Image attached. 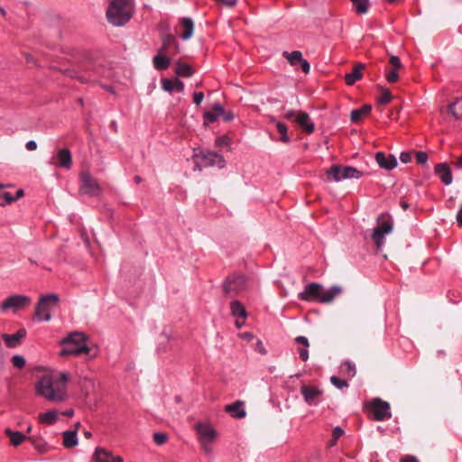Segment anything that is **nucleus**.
I'll use <instances>...</instances> for the list:
<instances>
[{
  "instance_id": "nucleus-1",
  "label": "nucleus",
  "mask_w": 462,
  "mask_h": 462,
  "mask_svg": "<svg viewBox=\"0 0 462 462\" xmlns=\"http://www.w3.org/2000/svg\"><path fill=\"white\" fill-rule=\"evenodd\" d=\"M69 374L60 373L56 375H43L35 385L36 393L48 401L59 402L67 397Z\"/></svg>"
},
{
  "instance_id": "nucleus-2",
  "label": "nucleus",
  "mask_w": 462,
  "mask_h": 462,
  "mask_svg": "<svg viewBox=\"0 0 462 462\" xmlns=\"http://www.w3.org/2000/svg\"><path fill=\"white\" fill-rule=\"evenodd\" d=\"M342 292L341 287L334 285L328 290L317 282L308 283L303 291L300 292L298 298L305 301H318L320 303H330Z\"/></svg>"
},
{
  "instance_id": "nucleus-3",
  "label": "nucleus",
  "mask_w": 462,
  "mask_h": 462,
  "mask_svg": "<svg viewBox=\"0 0 462 462\" xmlns=\"http://www.w3.org/2000/svg\"><path fill=\"white\" fill-rule=\"evenodd\" d=\"M134 4L133 0H113L106 11V17L115 26H122L133 16Z\"/></svg>"
},
{
  "instance_id": "nucleus-4",
  "label": "nucleus",
  "mask_w": 462,
  "mask_h": 462,
  "mask_svg": "<svg viewBox=\"0 0 462 462\" xmlns=\"http://www.w3.org/2000/svg\"><path fill=\"white\" fill-rule=\"evenodd\" d=\"M88 337L85 334L74 331L60 340L63 346L60 352V356L89 355L90 348L88 346Z\"/></svg>"
},
{
  "instance_id": "nucleus-5",
  "label": "nucleus",
  "mask_w": 462,
  "mask_h": 462,
  "mask_svg": "<svg viewBox=\"0 0 462 462\" xmlns=\"http://www.w3.org/2000/svg\"><path fill=\"white\" fill-rule=\"evenodd\" d=\"M60 298L58 294L42 295L35 309V319L39 321H50L51 311L58 307Z\"/></svg>"
},
{
  "instance_id": "nucleus-6",
  "label": "nucleus",
  "mask_w": 462,
  "mask_h": 462,
  "mask_svg": "<svg viewBox=\"0 0 462 462\" xmlns=\"http://www.w3.org/2000/svg\"><path fill=\"white\" fill-rule=\"evenodd\" d=\"M393 222L388 214H381L377 217V226L374 228L371 235L374 243L381 248L385 243V235L392 233Z\"/></svg>"
},
{
  "instance_id": "nucleus-7",
  "label": "nucleus",
  "mask_w": 462,
  "mask_h": 462,
  "mask_svg": "<svg viewBox=\"0 0 462 462\" xmlns=\"http://www.w3.org/2000/svg\"><path fill=\"white\" fill-rule=\"evenodd\" d=\"M328 179L334 181H341L346 179H359L363 172L352 166L335 164L327 171Z\"/></svg>"
},
{
  "instance_id": "nucleus-8",
  "label": "nucleus",
  "mask_w": 462,
  "mask_h": 462,
  "mask_svg": "<svg viewBox=\"0 0 462 462\" xmlns=\"http://www.w3.org/2000/svg\"><path fill=\"white\" fill-rule=\"evenodd\" d=\"M80 191L91 197H97L100 193V186L97 180L88 171L79 175Z\"/></svg>"
},
{
  "instance_id": "nucleus-9",
  "label": "nucleus",
  "mask_w": 462,
  "mask_h": 462,
  "mask_svg": "<svg viewBox=\"0 0 462 462\" xmlns=\"http://www.w3.org/2000/svg\"><path fill=\"white\" fill-rule=\"evenodd\" d=\"M32 300L30 297L21 294L11 295L6 298L0 306L2 311H7L13 310L17 311L24 309L31 303Z\"/></svg>"
},
{
  "instance_id": "nucleus-10",
  "label": "nucleus",
  "mask_w": 462,
  "mask_h": 462,
  "mask_svg": "<svg viewBox=\"0 0 462 462\" xmlns=\"http://www.w3.org/2000/svg\"><path fill=\"white\" fill-rule=\"evenodd\" d=\"M371 411L378 421H383L391 418L390 404L379 398H375L371 402Z\"/></svg>"
},
{
  "instance_id": "nucleus-11",
  "label": "nucleus",
  "mask_w": 462,
  "mask_h": 462,
  "mask_svg": "<svg viewBox=\"0 0 462 462\" xmlns=\"http://www.w3.org/2000/svg\"><path fill=\"white\" fill-rule=\"evenodd\" d=\"M245 284L244 275L234 273L226 279L223 289L226 293H236L244 289Z\"/></svg>"
},
{
  "instance_id": "nucleus-12",
  "label": "nucleus",
  "mask_w": 462,
  "mask_h": 462,
  "mask_svg": "<svg viewBox=\"0 0 462 462\" xmlns=\"http://www.w3.org/2000/svg\"><path fill=\"white\" fill-rule=\"evenodd\" d=\"M173 42H174L173 37H171V36L166 37L163 40V45L160 49L159 51L162 52V51H164L167 48V46ZM152 63H153V67L157 70H164V69H168V67L170 66L171 59L159 53L153 57Z\"/></svg>"
},
{
  "instance_id": "nucleus-13",
  "label": "nucleus",
  "mask_w": 462,
  "mask_h": 462,
  "mask_svg": "<svg viewBox=\"0 0 462 462\" xmlns=\"http://www.w3.org/2000/svg\"><path fill=\"white\" fill-rule=\"evenodd\" d=\"M300 393L304 401L309 405H317L320 402V396L322 395V391L318 387L310 385H302L300 387Z\"/></svg>"
},
{
  "instance_id": "nucleus-14",
  "label": "nucleus",
  "mask_w": 462,
  "mask_h": 462,
  "mask_svg": "<svg viewBox=\"0 0 462 462\" xmlns=\"http://www.w3.org/2000/svg\"><path fill=\"white\" fill-rule=\"evenodd\" d=\"M375 161L382 169L387 171L393 170L397 166L395 156L393 154H385L383 152H376Z\"/></svg>"
},
{
  "instance_id": "nucleus-15",
  "label": "nucleus",
  "mask_w": 462,
  "mask_h": 462,
  "mask_svg": "<svg viewBox=\"0 0 462 462\" xmlns=\"http://www.w3.org/2000/svg\"><path fill=\"white\" fill-rule=\"evenodd\" d=\"M94 462H124L120 456H114L111 452L102 448H97L93 455Z\"/></svg>"
},
{
  "instance_id": "nucleus-16",
  "label": "nucleus",
  "mask_w": 462,
  "mask_h": 462,
  "mask_svg": "<svg viewBox=\"0 0 462 462\" xmlns=\"http://www.w3.org/2000/svg\"><path fill=\"white\" fill-rule=\"evenodd\" d=\"M57 166L69 170L72 166V155L68 148H61L57 152L56 162H53Z\"/></svg>"
},
{
  "instance_id": "nucleus-17",
  "label": "nucleus",
  "mask_w": 462,
  "mask_h": 462,
  "mask_svg": "<svg viewBox=\"0 0 462 462\" xmlns=\"http://www.w3.org/2000/svg\"><path fill=\"white\" fill-rule=\"evenodd\" d=\"M28 441H30L34 449L41 454H46L52 448L51 446L39 434L29 435Z\"/></svg>"
},
{
  "instance_id": "nucleus-18",
  "label": "nucleus",
  "mask_w": 462,
  "mask_h": 462,
  "mask_svg": "<svg viewBox=\"0 0 462 462\" xmlns=\"http://www.w3.org/2000/svg\"><path fill=\"white\" fill-rule=\"evenodd\" d=\"M435 173L445 185H450L453 178L449 166L446 162L438 163L435 166Z\"/></svg>"
},
{
  "instance_id": "nucleus-19",
  "label": "nucleus",
  "mask_w": 462,
  "mask_h": 462,
  "mask_svg": "<svg viewBox=\"0 0 462 462\" xmlns=\"http://www.w3.org/2000/svg\"><path fill=\"white\" fill-rule=\"evenodd\" d=\"M295 121L307 134H312L314 132L315 125L311 121L310 116L306 112L299 111L295 118Z\"/></svg>"
},
{
  "instance_id": "nucleus-20",
  "label": "nucleus",
  "mask_w": 462,
  "mask_h": 462,
  "mask_svg": "<svg viewBox=\"0 0 462 462\" xmlns=\"http://www.w3.org/2000/svg\"><path fill=\"white\" fill-rule=\"evenodd\" d=\"M197 431L199 434V442L215 440L216 431L211 426L199 423L197 425Z\"/></svg>"
},
{
  "instance_id": "nucleus-21",
  "label": "nucleus",
  "mask_w": 462,
  "mask_h": 462,
  "mask_svg": "<svg viewBox=\"0 0 462 462\" xmlns=\"http://www.w3.org/2000/svg\"><path fill=\"white\" fill-rule=\"evenodd\" d=\"M226 411L229 413L233 418L242 419L245 417V411L244 408V402L236 401L229 405L226 406Z\"/></svg>"
},
{
  "instance_id": "nucleus-22",
  "label": "nucleus",
  "mask_w": 462,
  "mask_h": 462,
  "mask_svg": "<svg viewBox=\"0 0 462 462\" xmlns=\"http://www.w3.org/2000/svg\"><path fill=\"white\" fill-rule=\"evenodd\" d=\"M5 434L8 437L11 444L14 447L20 446L24 440H28V436L17 430H13L10 428L5 430Z\"/></svg>"
},
{
  "instance_id": "nucleus-23",
  "label": "nucleus",
  "mask_w": 462,
  "mask_h": 462,
  "mask_svg": "<svg viewBox=\"0 0 462 462\" xmlns=\"http://www.w3.org/2000/svg\"><path fill=\"white\" fill-rule=\"evenodd\" d=\"M162 88L163 90L169 93H171L174 90L178 92H182L184 90V83L179 79H175L174 80H171L169 79H162Z\"/></svg>"
},
{
  "instance_id": "nucleus-24",
  "label": "nucleus",
  "mask_w": 462,
  "mask_h": 462,
  "mask_svg": "<svg viewBox=\"0 0 462 462\" xmlns=\"http://www.w3.org/2000/svg\"><path fill=\"white\" fill-rule=\"evenodd\" d=\"M365 65L362 63H357L354 66L352 72L347 73L345 76L346 84L348 86L354 85L357 80L362 79V70L364 69Z\"/></svg>"
},
{
  "instance_id": "nucleus-25",
  "label": "nucleus",
  "mask_w": 462,
  "mask_h": 462,
  "mask_svg": "<svg viewBox=\"0 0 462 462\" xmlns=\"http://www.w3.org/2000/svg\"><path fill=\"white\" fill-rule=\"evenodd\" d=\"M230 312L231 315L236 319H245L248 316L245 308L241 301L237 300H234L230 302Z\"/></svg>"
},
{
  "instance_id": "nucleus-26",
  "label": "nucleus",
  "mask_w": 462,
  "mask_h": 462,
  "mask_svg": "<svg viewBox=\"0 0 462 462\" xmlns=\"http://www.w3.org/2000/svg\"><path fill=\"white\" fill-rule=\"evenodd\" d=\"M295 342L299 345H301V346L298 347L300 358L304 362L307 361L309 359L308 347L310 346L308 338L304 336H299L295 338Z\"/></svg>"
},
{
  "instance_id": "nucleus-27",
  "label": "nucleus",
  "mask_w": 462,
  "mask_h": 462,
  "mask_svg": "<svg viewBox=\"0 0 462 462\" xmlns=\"http://www.w3.org/2000/svg\"><path fill=\"white\" fill-rule=\"evenodd\" d=\"M448 113L457 120L462 119V98L457 97L448 106Z\"/></svg>"
},
{
  "instance_id": "nucleus-28",
  "label": "nucleus",
  "mask_w": 462,
  "mask_h": 462,
  "mask_svg": "<svg viewBox=\"0 0 462 462\" xmlns=\"http://www.w3.org/2000/svg\"><path fill=\"white\" fill-rule=\"evenodd\" d=\"M79 443L78 434L76 430H66L63 432L62 444L66 448H71Z\"/></svg>"
},
{
  "instance_id": "nucleus-29",
  "label": "nucleus",
  "mask_w": 462,
  "mask_h": 462,
  "mask_svg": "<svg viewBox=\"0 0 462 462\" xmlns=\"http://www.w3.org/2000/svg\"><path fill=\"white\" fill-rule=\"evenodd\" d=\"M25 336V330L20 329L12 335L4 334L3 338L9 347H14L22 337Z\"/></svg>"
},
{
  "instance_id": "nucleus-30",
  "label": "nucleus",
  "mask_w": 462,
  "mask_h": 462,
  "mask_svg": "<svg viewBox=\"0 0 462 462\" xmlns=\"http://www.w3.org/2000/svg\"><path fill=\"white\" fill-rule=\"evenodd\" d=\"M180 23L184 30V32L180 35V37L183 40H189L193 34V30H194L193 21L189 17H184L181 19Z\"/></svg>"
},
{
  "instance_id": "nucleus-31",
  "label": "nucleus",
  "mask_w": 462,
  "mask_h": 462,
  "mask_svg": "<svg viewBox=\"0 0 462 462\" xmlns=\"http://www.w3.org/2000/svg\"><path fill=\"white\" fill-rule=\"evenodd\" d=\"M175 73L180 77L189 78L193 75L194 70L189 64L178 61L176 63Z\"/></svg>"
},
{
  "instance_id": "nucleus-32",
  "label": "nucleus",
  "mask_w": 462,
  "mask_h": 462,
  "mask_svg": "<svg viewBox=\"0 0 462 462\" xmlns=\"http://www.w3.org/2000/svg\"><path fill=\"white\" fill-rule=\"evenodd\" d=\"M40 422L43 424L52 425L58 420V413L56 411H48L46 412L41 413L39 417Z\"/></svg>"
},
{
  "instance_id": "nucleus-33",
  "label": "nucleus",
  "mask_w": 462,
  "mask_h": 462,
  "mask_svg": "<svg viewBox=\"0 0 462 462\" xmlns=\"http://www.w3.org/2000/svg\"><path fill=\"white\" fill-rule=\"evenodd\" d=\"M340 371L348 378H353L356 374V365L350 361H345L340 365Z\"/></svg>"
},
{
  "instance_id": "nucleus-34",
  "label": "nucleus",
  "mask_w": 462,
  "mask_h": 462,
  "mask_svg": "<svg viewBox=\"0 0 462 462\" xmlns=\"http://www.w3.org/2000/svg\"><path fill=\"white\" fill-rule=\"evenodd\" d=\"M353 4L355 11L358 14H364L368 12L369 0H350Z\"/></svg>"
},
{
  "instance_id": "nucleus-35",
  "label": "nucleus",
  "mask_w": 462,
  "mask_h": 462,
  "mask_svg": "<svg viewBox=\"0 0 462 462\" xmlns=\"http://www.w3.org/2000/svg\"><path fill=\"white\" fill-rule=\"evenodd\" d=\"M282 56L287 59L291 66H295L302 59V53L300 51H283Z\"/></svg>"
},
{
  "instance_id": "nucleus-36",
  "label": "nucleus",
  "mask_w": 462,
  "mask_h": 462,
  "mask_svg": "<svg viewBox=\"0 0 462 462\" xmlns=\"http://www.w3.org/2000/svg\"><path fill=\"white\" fill-rule=\"evenodd\" d=\"M202 159L205 161L206 165H214L217 162H224L223 157L217 152H208L203 155Z\"/></svg>"
},
{
  "instance_id": "nucleus-37",
  "label": "nucleus",
  "mask_w": 462,
  "mask_h": 462,
  "mask_svg": "<svg viewBox=\"0 0 462 462\" xmlns=\"http://www.w3.org/2000/svg\"><path fill=\"white\" fill-rule=\"evenodd\" d=\"M276 129L279 132V134H281L280 140L285 143H289L290 137L287 134V132H288L287 125L284 123L276 122Z\"/></svg>"
},
{
  "instance_id": "nucleus-38",
  "label": "nucleus",
  "mask_w": 462,
  "mask_h": 462,
  "mask_svg": "<svg viewBox=\"0 0 462 462\" xmlns=\"http://www.w3.org/2000/svg\"><path fill=\"white\" fill-rule=\"evenodd\" d=\"M330 382L337 389H344L348 387V383L346 380L340 379L335 375L330 377Z\"/></svg>"
},
{
  "instance_id": "nucleus-39",
  "label": "nucleus",
  "mask_w": 462,
  "mask_h": 462,
  "mask_svg": "<svg viewBox=\"0 0 462 462\" xmlns=\"http://www.w3.org/2000/svg\"><path fill=\"white\" fill-rule=\"evenodd\" d=\"M168 439V435L163 432H155L153 433V441L155 444L161 446L163 445Z\"/></svg>"
},
{
  "instance_id": "nucleus-40",
  "label": "nucleus",
  "mask_w": 462,
  "mask_h": 462,
  "mask_svg": "<svg viewBox=\"0 0 462 462\" xmlns=\"http://www.w3.org/2000/svg\"><path fill=\"white\" fill-rule=\"evenodd\" d=\"M217 118H218L217 114L214 113L213 111L205 112L204 124L205 125L213 124L217 120Z\"/></svg>"
},
{
  "instance_id": "nucleus-41",
  "label": "nucleus",
  "mask_w": 462,
  "mask_h": 462,
  "mask_svg": "<svg viewBox=\"0 0 462 462\" xmlns=\"http://www.w3.org/2000/svg\"><path fill=\"white\" fill-rule=\"evenodd\" d=\"M392 100V94L388 89H384L378 98L379 104L386 105Z\"/></svg>"
},
{
  "instance_id": "nucleus-42",
  "label": "nucleus",
  "mask_w": 462,
  "mask_h": 462,
  "mask_svg": "<svg viewBox=\"0 0 462 462\" xmlns=\"http://www.w3.org/2000/svg\"><path fill=\"white\" fill-rule=\"evenodd\" d=\"M13 365L16 368H23L25 365V359L23 356L15 355L12 357Z\"/></svg>"
},
{
  "instance_id": "nucleus-43",
  "label": "nucleus",
  "mask_w": 462,
  "mask_h": 462,
  "mask_svg": "<svg viewBox=\"0 0 462 462\" xmlns=\"http://www.w3.org/2000/svg\"><path fill=\"white\" fill-rule=\"evenodd\" d=\"M416 162L421 165L427 164L428 154L425 152H416Z\"/></svg>"
},
{
  "instance_id": "nucleus-44",
  "label": "nucleus",
  "mask_w": 462,
  "mask_h": 462,
  "mask_svg": "<svg viewBox=\"0 0 462 462\" xmlns=\"http://www.w3.org/2000/svg\"><path fill=\"white\" fill-rule=\"evenodd\" d=\"M396 70H397V69H391V70H389V71L387 72V74H386V79H387V81H388L389 83H394V82H396V81L398 80L399 76H398V74H397V71H396Z\"/></svg>"
},
{
  "instance_id": "nucleus-45",
  "label": "nucleus",
  "mask_w": 462,
  "mask_h": 462,
  "mask_svg": "<svg viewBox=\"0 0 462 462\" xmlns=\"http://www.w3.org/2000/svg\"><path fill=\"white\" fill-rule=\"evenodd\" d=\"M344 435V430L339 427H335L332 431V438L334 442H337Z\"/></svg>"
},
{
  "instance_id": "nucleus-46",
  "label": "nucleus",
  "mask_w": 462,
  "mask_h": 462,
  "mask_svg": "<svg viewBox=\"0 0 462 462\" xmlns=\"http://www.w3.org/2000/svg\"><path fill=\"white\" fill-rule=\"evenodd\" d=\"M389 63L391 66H393V69H397L401 68V66H402L400 59L394 55L391 56L390 60H389Z\"/></svg>"
},
{
  "instance_id": "nucleus-47",
  "label": "nucleus",
  "mask_w": 462,
  "mask_h": 462,
  "mask_svg": "<svg viewBox=\"0 0 462 462\" xmlns=\"http://www.w3.org/2000/svg\"><path fill=\"white\" fill-rule=\"evenodd\" d=\"M212 442L213 441L200 442L201 447L207 455H210L213 452Z\"/></svg>"
},
{
  "instance_id": "nucleus-48",
  "label": "nucleus",
  "mask_w": 462,
  "mask_h": 462,
  "mask_svg": "<svg viewBox=\"0 0 462 462\" xmlns=\"http://www.w3.org/2000/svg\"><path fill=\"white\" fill-rule=\"evenodd\" d=\"M362 114L359 113L357 109H354L351 111L350 118L353 123H356L361 120Z\"/></svg>"
},
{
  "instance_id": "nucleus-49",
  "label": "nucleus",
  "mask_w": 462,
  "mask_h": 462,
  "mask_svg": "<svg viewBox=\"0 0 462 462\" xmlns=\"http://www.w3.org/2000/svg\"><path fill=\"white\" fill-rule=\"evenodd\" d=\"M204 99V94L202 92H195L193 95V102L199 106Z\"/></svg>"
},
{
  "instance_id": "nucleus-50",
  "label": "nucleus",
  "mask_w": 462,
  "mask_h": 462,
  "mask_svg": "<svg viewBox=\"0 0 462 462\" xmlns=\"http://www.w3.org/2000/svg\"><path fill=\"white\" fill-rule=\"evenodd\" d=\"M299 63L300 65V68H301L302 71L304 73L308 74L310 72V65L309 61L302 58L301 60Z\"/></svg>"
},
{
  "instance_id": "nucleus-51",
  "label": "nucleus",
  "mask_w": 462,
  "mask_h": 462,
  "mask_svg": "<svg viewBox=\"0 0 462 462\" xmlns=\"http://www.w3.org/2000/svg\"><path fill=\"white\" fill-rule=\"evenodd\" d=\"M400 160L402 163H408L411 161V154L410 152H402L400 154Z\"/></svg>"
},
{
  "instance_id": "nucleus-52",
  "label": "nucleus",
  "mask_w": 462,
  "mask_h": 462,
  "mask_svg": "<svg viewBox=\"0 0 462 462\" xmlns=\"http://www.w3.org/2000/svg\"><path fill=\"white\" fill-rule=\"evenodd\" d=\"M359 111L360 114L362 115H368L371 110H372V106L371 105H368V104H365L364 106H362L359 109H357Z\"/></svg>"
},
{
  "instance_id": "nucleus-53",
  "label": "nucleus",
  "mask_w": 462,
  "mask_h": 462,
  "mask_svg": "<svg viewBox=\"0 0 462 462\" xmlns=\"http://www.w3.org/2000/svg\"><path fill=\"white\" fill-rule=\"evenodd\" d=\"M213 112L217 114V116H222V115H224V108L222 107V106L220 104H215L213 106Z\"/></svg>"
},
{
  "instance_id": "nucleus-54",
  "label": "nucleus",
  "mask_w": 462,
  "mask_h": 462,
  "mask_svg": "<svg viewBox=\"0 0 462 462\" xmlns=\"http://www.w3.org/2000/svg\"><path fill=\"white\" fill-rule=\"evenodd\" d=\"M298 112H295L293 110L287 111L284 115V118L288 120L295 121V118L297 116Z\"/></svg>"
},
{
  "instance_id": "nucleus-55",
  "label": "nucleus",
  "mask_w": 462,
  "mask_h": 462,
  "mask_svg": "<svg viewBox=\"0 0 462 462\" xmlns=\"http://www.w3.org/2000/svg\"><path fill=\"white\" fill-rule=\"evenodd\" d=\"M25 147L28 151H34L37 148V143L35 141H28L25 144Z\"/></svg>"
},
{
  "instance_id": "nucleus-56",
  "label": "nucleus",
  "mask_w": 462,
  "mask_h": 462,
  "mask_svg": "<svg viewBox=\"0 0 462 462\" xmlns=\"http://www.w3.org/2000/svg\"><path fill=\"white\" fill-rule=\"evenodd\" d=\"M79 81H81L83 83H87L88 81H95L96 78L92 77L91 75H89L88 77L82 75V76H79Z\"/></svg>"
},
{
  "instance_id": "nucleus-57",
  "label": "nucleus",
  "mask_w": 462,
  "mask_h": 462,
  "mask_svg": "<svg viewBox=\"0 0 462 462\" xmlns=\"http://www.w3.org/2000/svg\"><path fill=\"white\" fill-rule=\"evenodd\" d=\"M217 142L218 145H226L229 143V138L227 136L223 135L219 137Z\"/></svg>"
},
{
  "instance_id": "nucleus-58",
  "label": "nucleus",
  "mask_w": 462,
  "mask_h": 462,
  "mask_svg": "<svg viewBox=\"0 0 462 462\" xmlns=\"http://www.w3.org/2000/svg\"><path fill=\"white\" fill-rule=\"evenodd\" d=\"M222 116H223L224 121H226V122H229V121L233 120V118H234V114H233L232 112H227V113H226V112L224 111V115H222Z\"/></svg>"
},
{
  "instance_id": "nucleus-59",
  "label": "nucleus",
  "mask_w": 462,
  "mask_h": 462,
  "mask_svg": "<svg viewBox=\"0 0 462 462\" xmlns=\"http://www.w3.org/2000/svg\"><path fill=\"white\" fill-rule=\"evenodd\" d=\"M400 462H418V460L414 456H405Z\"/></svg>"
},
{
  "instance_id": "nucleus-60",
  "label": "nucleus",
  "mask_w": 462,
  "mask_h": 462,
  "mask_svg": "<svg viewBox=\"0 0 462 462\" xmlns=\"http://www.w3.org/2000/svg\"><path fill=\"white\" fill-rule=\"evenodd\" d=\"M456 218H457V222L458 226L462 227V205L457 213Z\"/></svg>"
},
{
  "instance_id": "nucleus-61",
  "label": "nucleus",
  "mask_w": 462,
  "mask_h": 462,
  "mask_svg": "<svg viewBox=\"0 0 462 462\" xmlns=\"http://www.w3.org/2000/svg\"><path fill=\"white\" fill-rule=\"evenodd\" d=\"M2 198H5V199L8 202V203H11L14 200V199L6 191H5L3 193V196Z\"/></svg>"
},
{
  "instance_id": "nucleus-62",
  "label": "nucleus",
  "mask_w": 462,
  "mask_h": 462,
  "mask_svg": "<svg viewBox=\"0 0 462 462\" xmlns=\"http://www.w3.org/2000/svg\"><path fill=\"white\" fill-rule=\"evenodd\" d=\"M453 165L457 169H461L462 170V155L456 162H453Z\"/></svg>"
},
{
  "instance_id": "nucleus-63",
  "label": "nucleus",
  "mask_w": 462,
  "mask_h": 462,
  "mask_svg": "<svg viewBox=\"0 0 462 462\" xmlns=\"http://www.w3.org/2000/svg\"><path fill=\"white\" fill-rule=\"evenodd\" d=\"M245 319H236V322H235V325L237 328H241L244 325H245Z\"/></svg>"
},
{
  "instance_id": "nucleus-64",
  "label": "nucleus",
  "mask_w": 462,
  "mask_h": 462,
  "mask_svg": "<svg viewBox=\"0 0 462 462\" xmlns=\"http://www.w3.org/2000/svg\"><path fill=\"white\" fill-rule=\"evenodd\" d=\"M63 414L68 417H72L74 414V411L72 409L66 410Z\"/></svg>"
}]
</instances>
